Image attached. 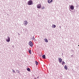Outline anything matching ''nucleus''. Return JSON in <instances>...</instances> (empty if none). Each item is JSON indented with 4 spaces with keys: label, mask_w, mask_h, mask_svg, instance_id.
<instances>
[{
    "label": "nucleus",
    "mask_w": 79,
    "mask_h": 79,
    "mask_svg": "<svg viewBox=\"0 0 79 79\" xmlns=\"http://www.w3.org/2000/svg\"><path fill=\"white\" fill-rule=\"evenodd\" d=\"M78 46H79V45H78Z\"/></svg>",
    "instance_id": "23"
},
{
    "label": "nucleus",
    "mask_w": 79,
    "mask_h": 79,
    "mask_svg": "<svg viewBox=\"0 0 79 79\" xmlns=\"http://www.w3.org/2000/svg\"><path fill=\"white\" fill-rule=\"evenodd\" d=\"M65 64V63H64V61H63L62 62V65H63V64Z\"/></svg>",
    "instance_id": "15"
},
{
    "label": "nucleus",
    "mask_w": 79,
    "mask_h": 79,
    "mask_svg": "<svg viewBox=\"0 0 79 79\" xmlns=\"http://www.w3.org/2000/svg\"><path fill=\"white\" fill-rule=\"evenodd\" d=\"M24 24L25 25V26H26V25L27 24V21L26 20H25L24 22Z\"/></svg>",
    "instance_id": "5"
},
{
    "label": "nucleus",
    "mask_w": 79,
    "mask_h": 79,
    "mask_svg": "<svg viewBox=\"0 0 79 79\" xmlns=\"http://www.w3.org/2000/svg\"><path fill=\"white\" fill-rule=\"evenodd\" d=\"M27 70H28V71H30L31 69H27Z\"/></svg>",
    "instance_id": "18"
},
{
    "label": "nucleus",
    "mask_w": 79,
    "mask_h": 79,
    "mask_svg": "<svg viewBox=\"0 0 79 79\" xmlns=\"http://www.w3.org/2000/svg\"><path fill=\"white\" fill-rule=\"evenodd\" d=\"M39 74H40V73H39Z\"/></svg>",
    "instance_id": "22"
},
{
    "label": "nucleus",
    "mask_w": 79,
    "mask_h": 79,
    "mask_svg": "<svg viewBox=\"0 0 79 79\" xmlns=\"http://www.w3.org/2000/svg\"><path fill=\"white\" fill-rule=\"evenodd\" d=\"M29 45L31 46V47H32L33 46V44L32 41H30L29 42Z\"/></svg>",
    "instance_id": "3"
},
{
    "label": "nucleus",
    "mask_w": 79,
    "mask_h": 79,
    "mask_svg": "<svg viewBox=\"0 0 79 79\" xmlns=\"http://www.w3.org/2000/svg\"><path fill=\"white\" fill-rule=\"evenodd\" d=\"M64 68L65 69H68V68H67V66H66V65H65L64 67Z\"/></svg>",
    "instance_id": "12"
},
{
    "label": "nucleus",
    "mask_w": 79,
    "mask_h": 79,
    "mask_svg": "<svg viewBox=\"0 0 79 79\" xmlns=\"http://www.w3.org/2000/svg\"><path fill=\"white\" fill-rule=\"evenodd\" d=\"M13 72L14 73H15V71L14 70H13Z\"/></svg>",
    "instance_id": "19"
},
{
    "label": "nucleus",
    "mask_w": 79,
    "mask_h": 79,
    "mask_svg": "<svg viewBox=\"0 0 79 79\" xmlns=\"http://www.w3.org/2000/svg\"><path fill=\"white\" fill-rule=\"evenodd\" d=\"M32 4V1L30 0L28 1L27 5H31Z\"/></svg>",
    "instance_id": "1"
},
{
    "label": "nucleus",
    "mask_w": 79,
    "mask_h": 79,
    "mask_svg": "<svg viewBox=\"0 0 79 79\" xmlns=\"http://www.w3.org/2000/svg\"><path fill=\"white\" fill-rule=\"evenodd\" d=\"M59 62V63H61L62 62V59L60 58H58Z\"/></svg>",
    "instance_id": "6"
},
{
    "label": "nucleus",
    "mask_w": 79,
    "mask_h": 79,
    "mask_svg": "<svg viewBox=\"0 0 79 79\" xmlns=\"http://www.w3.org/2000/svg\"><path fill=\"white\" fill-rule=\"evenodd\" d=\"M44 40L45 42H48V40H47V38H45V39H44Z\"/></svg>",
    "instance_id": "9"
},
{
    "label": "nucleus",
    "mask_w": 79,
    "mask_h": 79,
    "mask_svg": "<svg viewBox=\"0 0 79 79\" xmlns=\"http://www.w3.org/2000/svg\"><path fill=\"white\" fill-rule=\"evenodd\" d=\"M6 41L8 42H10V38L9 36H7V39H6Z\"/></svg>",
    "instance_id": "2"
},
{
    "label": "nucleus",
    "mask_w": 79,
    "mask_h": 79,
    "mask_svg": "<svg viewBox=\"0 0 79 79\" xmlns=\"http://www.w3.org/2000/svg\"><path fill=\"white\" fill-rule=\"evenodd\" d=\"M35 39V38H34V37H33V38H32V40H34V39Z\"/></svg>",
    "instance_id": "16"
},
{
    "label": "nucleus",
    "mask_w": 79,
    "mask_h": 79,
    "mask_svg": "<svg viewBox=\"0 0 79 79\" xmlns=\"http://www.w3.org/2000/svg\"><path fill=\"white\" fill-rule=\"evenodd\" d=\"M29 53H30V54H31V53H32V52H31V50H30L29 51Z\"/></svg>",
    "instance_id": "13"
},
{
    "label": "nucleus",
    "mask_w": 79,
    "mask_h": 79,
    "mask_svg": "<svg viewBox=\"0 0 79 79\" xmlns=\"http://www.w3.org/2000/svg\"><path fill=\"white\" fill-rule=\"evenodd\" d=\"M42 9L44 10V9H45V7H42Z\"/></svg>",
    "instance_id": "17"
},
{
    "label": "nucleus",
    "mask_w": 79,
    "mask_h": 79,
    "mask_svg": "<svg viewBox=\"0 0 79 79\" xmlns=\"http://www.w3.org/2000/svg\"><path fill=\"white\" fill-rule=\"evenodd\" d=\"M35 63L36 65H37L38 64H39V63L38 62H37V61H35Z\"/></svg>",
    "instance_id": "14"
},
{
    "label": "nucleus",
    "mask_w": 79,
    "mask_h": 79,
    "mask_svg": "<svg viewBox=\"0 0 79 79\" xmlns=\"http://www.w3.org/2000/svg\"><path fill=\"white\" fill-rule=\"evenodd\" d=\"M52 27L53 28H55V27H56V26L55 25H52Z\"/></svg>",
    "instance_id": "10"
},
{
    "label": "nucleus",
    "mask_w": 79,
    "mask_h": 79,
    "mask_svg": "<svg viewBox=\"0 0 79 79\" xmlns=\"http://www.w3.org/2000/svg\"><path fill=\"white\" fill-rule=\"evenodd\" d=\"M42 57L44 59H45V55H43L42 56Z\"/></svg>",
    "instance_id": "11"
},
{
    "label": "nucleus",
    "mask_w": 79,
    "mask_h": 79,
    "mask_svg": "<svg viewBox=\"0 0 79 79\" xmlns=\"http://www.w3.org/2000/svg\"><path fill=\"white\" fill-rule=\"evenodd\" d=\"M38 77H37V78H39V74H38Z\"/></svg>",
    "instance_id": "21"
},
{
    "label": "nucleus",
    "mask_w": 79,
    "mask_h": 79,
    "mask_svg": "<svg viewBox=\"0 0 79 79\" xmlns=\"http://www.w3.org/2000/svg\"><path fill=\"white\" fill-rule=\"evenodd\" d=\"M37 8H41V4H39L37 5Z\"/></svg>",
    "instance_id": "4"
},
{
    "label": "nucleus",
    "mask_w": 79,
    "mask_h": 79,
    "mask_svg": "<svg viewBox=\"0 0 79 79\" xmlns=\"http://www.w3.org/2000/svg\"><path fill=\"white\" fill-rule=\"evenodd\" d=\"M74 6H70V9H71V10H74Z\"/></svg>",
    "instance_id": "8"
},
{
    "label": "nucleus",
    "mask_w": 79,
    "mask_h": 79,
    "mask_svg": "<svg viewBox=\"0 0 79 79\" xmlns=\"http://www.w3.org/2000/svg\"><path fill=\"white\" fill-rule=\"evenodd\" d=\"M27 69H30L29 68H28Z\"/></svg>",
    "instance_id": "20"
},
{
    "label": "nucleus",
    "mask_w": 79,
    "mask_h": 79,
    "mask_svg": "<svg viewBox=\"0 0 79 79\" xmlns=\"http://www.w3.org/2000/svg\"><path fill=\"white\" fill-rule=\"evenodd\" d=\"M48 2L49 3H51L53 2V0H48Z\"/></svg>",
    "instance_id": "7"
}]
</instances>
